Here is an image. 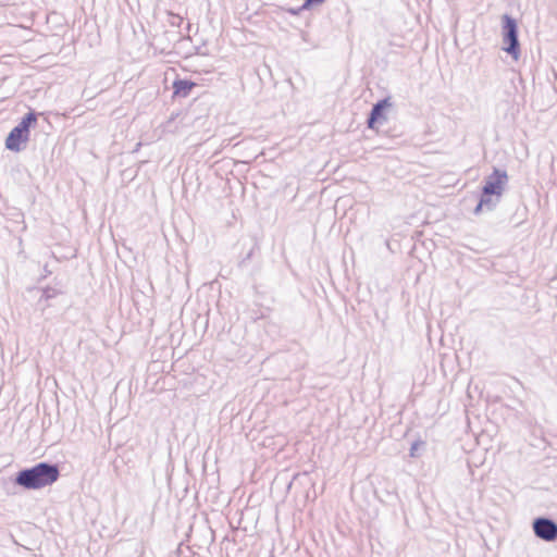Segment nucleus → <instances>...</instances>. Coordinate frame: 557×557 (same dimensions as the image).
Instances as JSON below:
<instances>
[{
    "label": "nucleus",
    "mask_w": 557,
    "mask_h": 557,
    "mask_svg": "<svg viewBox=\"0 0 557 557\" xmlns=\"http://www.w3.org/2000/svg\"><path fill=\"white\" fill-rule=\"evenodd\" d=\"M504 50L515 60L519 58L518 27L516 21L509 15L503 16Z\"/></svg>",
    "instance_id": "nucleus-4"
},
{
    "label": "nucleus",
    "mask_w": 557,
    "mask_h": 557,
    "mask_svg": "<svg viewBox=\"0 0 557 557\" xmlns=\"http://www.w3.org/2000/svg\"><path fill=\"white\" fill-rule=\"evenodd\" d=\"M324 0H306L304 5H302V9H307L311 3H320V2H323Z\"/></svg>",
    "instance_id": "nucleus-8"
},
{
    "label": "nucleus",
    "mask_w": 557,
    "mask_h": 557,
    "mask_svg": "<svg viewBox=\"0 0 557 557\" xmlns=\"http://www.w3.org/2000/svg\"><path fill=\"white\" fill-rule=\"evenodd\" d=\"M59 475V468L55 465L40 462L20 471L15 478V483L26 490H40L57 482Z\"/></svg>",
    "instance_id": "nucleus-1"
},
{
    "label": "nucleus",
    "mask_w": 557,
    "mask_h": 557,
    "mask_svg": "<svg viewBox=\"0 0 557 557\" xmlns=\"http://www.w3.org/2000/svg\"><path fill=\"white\" fill-rule=\"evenodd\" d=\"M391 106H392V103L389 102L388 99H383V100L379 101L376 104H374L372 108L369 121H368V126L370 128H374L375 123L386 122L387 117L383 112H384V110L389 109Z\"/></svg>",
    "instance_id": "nucleus-6"
},
{
    "label": "nucleus",
    "mask_w": 557,
    "mask_h": 557,
    "mask_svg": "<svg viewBox=\"0 0 557 557\" xmlns=\"http://www.w3.org/2000/svg\"><path fill=\"white\" fill-rule=\"evenodd\" d=\"M414 451H416V444H414V445H412V447H411V456H413V455H414Z\"/></svg>",
    "instance_id": "nucleus-9"
},
{
    "label": "nucleus",
    "mask_w": 557,
    "mask_h": 557,
    "mask_svg": "<svg viewBox=\"0 0 557 557\" xmlns=\"http://www.w3.org/2000/svg\"><path fill=\"white\" fill-rule=\"evenodd\" d=\"M533 531L539 539L546 542H553L557 539V524L547 518L535 519Z\"/></svg>",
    "instance_id": "nucleus-5"
},
{
    "label": "nucleus",
    "mask_w": 557,
    "mask_h": 557,
    "mask_svg": "<svg viewBox=\"0 0 557 557\" xmlns=\"http://www.w3.org/2000/svg\"><path fill=\"white\" fill-rule=\"evenodd\" d=\"M36 121L33 113H28L23 120L10 132L5 140V147L12 151H20L23 145L28 140L29 126Z\"/></svg>",
    "instance_id": "nucleus-3"
},
{
    "label": "nucleus",
    "mask_w": 557,
    "mask_h": 557,
    "mask_svg": "<svg viewBox=\"0 0 557 557\" xmlns=\"http://www.w3.org/2000/svg\"><path fill=\"white\" fill-rule=\"evenodd\" d=\"M508 184L507 172L499 169H494L493 173L485 177L482 188V196L480 202L474 209V213L481 212L483 209L488 211L495 209L499 203L502 196Z\"/></svg>",
    "instance_id": "nucleus-2"
},
{
    "label": "nucleus",
    "mask_w": 557,
    "mask_h": 557,
    "mask_svg": "<svg viewBox=\"0 0 557 557\" xmlns=\"http://www.w3.org/2000/svg\"><path fill=\"white\" fill-rule=\"evenodd\" d=\"M194 84L188 83L185 81H180L175 83L176 90L180 91L181 89H185L186 92L189 91L193 88Z\"/></svg>",
    "instance_id": "nucleus-7"
}]
</instances>
